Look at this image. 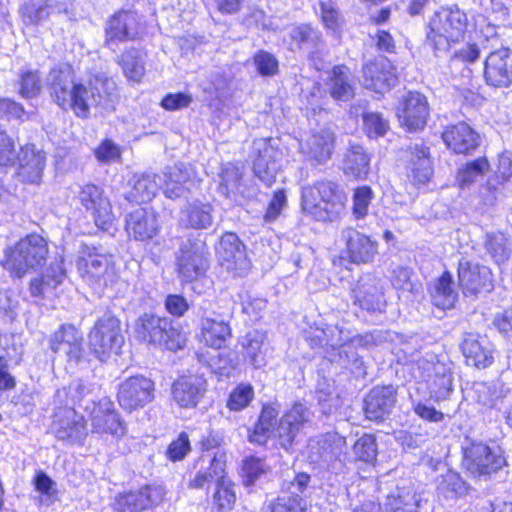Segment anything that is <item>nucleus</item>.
Listing matches in <instances>:
<instances>
[{"label": "nucleus", "instance_id": "423d86ee", "mask_svg": "<svg viewBox=\"0 0 512 512\" xmlns=\"http://www.w3.org/2000/svg\"><path fill=\"white\" fill-rule=\"evenodd\" d=\"M176 271L184 281L204 275L209 267L210 252L207 244L196 237H188L175 254Z\"/></svg>", "mask_w": 512, "mask_h": 512}, {"label": "nucleus", "instance_id": "c85d7f7f", "mask_svg": "<svg viewBox=\"0 0 512 512\" xmlns=\"http://www.w3.org/2000/svg\"><path fill=\"white\" fill-rule=\"evenodd\" d=\"M66 278L63 256H58L51 262L46 271L30 281V294L32 297L44 299L63 283Z\"/></svg>", "mask_w": 512, "mask_h": 512}, {"label": "nucleus", "instance_id": "e2e57ef3", "mask_svg": "<svg viewBox=\"0 0 512 512\" xmlns=\"http://www.w3.org/2000/svg\"><path fill=\"white\" fill-rule=\"evenodd\" d=\"M311 190H318L317 181L312 185H307L302 188L301 193V208L303 212L317 221H322V205L320 203V196L314 195V200L309 203L308 193Z\"/></svg>", "mask_w": 512, "mask_h": 512}, {"label": "nucleus", "instance_id": "774afa93", "mask_svg": "<svg viewBox=\"0 0 512 512\" xmlns=\"http://www.w3.org/2000/svg\"><path fill=\"white\" fill-rule=\"evenodd\" d=\"M438 488L445 493H451V495H463L467 491L466 483L454 471H448L442 475Z\"/></svg>", "mask_w": 512, "mask_h": 512}, {"label": "nucleus", "instance_id": "2f4dec72", "mask_svg": "<svg viewBox=\"0 0 512 512\" xmlns=\"http://www.w3.org/2000/svg\"><path fill=\"white\" fill-rule=\"evenodd\" d=\"M18 176L23 182L39 184L45 168L46 156L34 145H25L19 154Z\"/></svg>", "mask_w": 512, "mask_h": 512}, {"label": "nucleus", "instance_id": "9b49d317", "mask_svg": "<svg viewBox=\"0 0 512 512\" xmlns=\"http://www.w3.org/2000/svg\"><path fill=\"white\" fill-rule=\"evenodd\" d=\"M506 464L500 449L483 443H472L464 450L463 465L474 477H488Z\"/></svg>", "mask_w": 512, "mask_h": 512}, {"label": "nucleus", "instance_id": "6e6d98bb", "mask_svg": "<svg viewBox=\"0 0 512 512\" xmlns=\"http://www.w3.org/2000/svg\"><path fill=\"white\" fill-rule=\"evenodd\" d=\"M489 169V163L486 158H478L474 161L468 162L463 168L459 169L457 173V182L461 188L473 184L478 177H481Z\"/></svg>", "mask_w": 512, "mask_h": 512}, {"label": "nucleus", "instance_id": "5701e85b", "mask_svg": "<svg viewBox=\"0 0 512 512\" xmlns=\"http://www.w3.org/2000/svg\"><path fill=\"white\" fill-rule=\"evenodd\" d=\"M78 198L80 203L91 211L95 224L104 229L113 221V213L110 201L103 195V191L94 184H86L81 187Z\"/></svg>", "mask_w": 512, "mask_h": 512}, {"label": "nucleus", "instance_id": "ddd939ff", "mask_svg": "<svg viewBox=\"0 0 512 512\" xmlns=\"http://www.w3.org/2000/svg\"><path fill=\"white\" fill-rule=\"evenodd\" d=\"M154 383L144 376H133L123 380L118 386L119 405L128 411L143 408L154 397Z\"/></svg>", "mask_w": 512, "mask_h": 512}, {"label": "nucleus", "instance_id": "6e6552de", "mask_svg": "<svg viewBox=\"0 0 512 512\" xmlns=\"http://www.w3.org/2000/svg\"><path fill=\"white\" fill-rule=\"evenodd\" d=\"M77 269L84 281L99 287L112 282L116 274L112 255L98 253L94 247L82 252Z\"/></svg>", "mask_w": 512, "mask_h": 512}, {"label": "nucleus", "instance_id": "680f3d73", "mask_svg": "<svg viewBox=\"0 0 512 512\" xmlns=\"http://www.w3.org/2000/svg\"><path fill=\"white\" fill-rule=\"evenodd\" d=\"M364 129L369 137H381L389 129L388 121L377 112H364L362 114Z\"/></svg>", "mask_w": 512, "mask_h": 512}, {"label": "nucleus", "instance_id": "0eeeda50", "mask_svg": "<svg viewBox=\"0 0 512 512\" xmlns=\"http://www.w3.org/2000/svg\"><path fill=\"white\" fill-rule=\"evenodd\" d=\"M289 37L299 50L306 52L309 63L321 71L326 66L327 49L322 32L310 23H298L290 27Z\"/></svg>", "mask_w": 512, "mask_h": 512}, {"label": "nucleus", "instance_id": "5fc2aeb1", "mask_svg": "<svg viewBox=\"0 0 512 512\" xmlns=\"http://www.w3.org/2000/svg\"><path fill=\"white\" fill-rule=\"evenodd\" d=\"M33 484L35 490L40 493L39 503L41 505L49 506L57 500L58 490L56 483L43 471H37Z\"/></svg>", "mask_w": 512, "mask_h": 512}, {"label": "nucleus", "instance_id": "338daca9", "mask_svg": "<svg viewBox=\"0 0 512 512\" xmlns=\"http://www.w3.org/2000/svg\"><path fill=\"white\" fill-rule=\"evenodd\" d=\"M253 60L257 71L262 76H273L278 72V60L267 51H258Z\"/></svg>", "mask_w": 512, "mask_h": 512}, {"label": "nucleus", "instance_id": "473e14b6", "mask_svg": "<svg viewBox=\"0 0 512 512\" xmlns=\"http://www.w3.org/2000/svg\"><path fill=\"white\" fill-rule=\"evenodd\" d=\"M461 349L466 363L477 368H486L493 362L492 350L486 337L479 334L466 333Z\"/></svg>", "mask_w": 512, "mask_h": 512}, {"label": "nucleus", "instance_id": "412c9836", "mask_svg": "<svg viewBox=\"0 0 512 512\" xmlns=\"http://www.w3.org/2000/svg\"><path fill=\"white\" fill-rule=\"evenodd\" d=\"M163 495L161 488L145 485L136 491L124 492L117 495L114 508L119 512H141L160 504L163 500Z\"/></svg>", "mask_w": 512, "mask_h": 512}, {"label": "nucleus", "instance_id": "37998d69", "mask_svg": "<svg viewBox=\"0 0 512 512\" xmlns=\"http://www.w3.org/2000/svg\"><path fill=\"white\" fill-rule=\"evenodd\" d=\"M418 499L409 486H397L385 499L383 512H418Z\"/></svg>", "mask_w": 512, "mask_h": 512}, {"label": "nucleus", "instance_id": "58836bf2", "mask_svg": "<svg viewBox=\"0 0 512 512\" xmlns=\"http://www.w3.org/2000/svg\"><path fill=\"white\" fill-rule=\"evenodd\" d=\"M213 206L209 203L193 202L181 211L180 224L195 230L208 229L213 224Z\"/></svg>", "mask_w": 512, "mask_h": 512}, {"label": "nucleus", "instance_id": "c756f323", "mask_svg": "<svg viewBox=\"0 0 512 512\" xmlns=\"http://www.w3.org/2000/svg\"><path fill=\"white\" fill-rule=\"evenodd\" d=\"M342 238L346 244V250L353 263H369L377 254V243L368 236L353 228H345Z\"/></svg>", "mask_w": 512, "mask_h": 512}, {"label": "nucleus", "instance_id": "13d9d810", "mask_svg": "<svg viewBox=\"0 0 512 512\" xmlns=\"http://www.w3.org/2000/svg\"><path fill=\"white\" fill-rule=\"evenodd\" d=\"M374 193L369 186H360L354 190L352 197V213L356 219H362L368 214L369 205Z\"/></svg>", "mask_w": 512, "mask_h": 512}, {"label": "nucleus", "instance_id": "69168bd1", "mask_svg": "<svg viewBox=\"0 0 512 512\" xmlns=\"http://www.w3.org/2000/svg\"><path fill=\"white\" fill-rule=\"evenodd\" d=\"M333 349H338V362L343 366H349L350 364L355 367L362 365V361L359 358L356 350L351 345H347L342 340H331L329 343Z\"/></svg>", "mask_w": 512, "mask_h": 512}, {"label": "nucleus", "instance_id": "a18cd8bd", "mask_svg": "<svg viewBox=\"0 0 512 512\" xmlns=\"http://www.w3.org/2000/svg\"><path fill=\"white\" fill-rule=\"evenodd\" d=\"M130 183L132 189L127 195V200L130 202H148L152 200L158 191V183L155 180V175L142 174L140 176H134Z\"/></svg>", "mask_w": 512, "mask_h": 512}, {"label": "nucleus", "instance_id": "a878e982", "mask_svg": "<svg viewBox=\"0 0 512 512\" xmlns=\"http://www.w3.org/2000/svg\"><path fill=\"white\" fill-rule=\"evenodd\" d=\"M217 255L221 264L227 270L242 273L249 269L250 262L246 255L245 246L235 233L228 232L221 237Z\"/></svg>", "mask_w": 512, "mask_h": 512}, {"label": "nucleus", "instance_id": "3c124183", "mask_svg": "<svg viewBox=\"0 0 512 512\" xmlns=\"http://www.w3.org/2000/svg\"><path fill=\"white\" fill-rule=\"evenodd\" d=\"M265 340V334L258 330L248 332L241 342L245 350L246 356L255 368H260L265 364L262 353V346Z\"/></svg>", "mask_w": 512, "mask_h": 512}, {"label": "nucleus", "instance_id": "cd10ccee", "mask_svg": "<svg viewBox=\"0 0 512 512\" xmlns=\"http://www.w3.org/2000/svg\"><path fill=\"white\" fill-rule=\"evenodd\" d=\"M206 390L207 382L203 376H184L173 383L172 398L181 408H195Z\"/></svg>", "mask_w": 512, "mask_h": 512}, {"label": "nucleus", "instance_id": "4c0bfd02", "mask_svg": "<svg viewBox=\"0 0 512 512\" xmlns=\"http://www.w3.org/2000/svg\"><path fill=\"white\" fill-rule=\"evenodd\" d=\"M67 11V4L57 0H39L36 3L26 2L21 9L23 21L29 25H36L52 14L67 13Z\"/></svg>", "mask_w": 512, "mask_h": 512}, {"label": "nucleus", "instance_id": "f257e3e1", "mask_svg": "<svg viewBox=\"0 0 512 512\" xmlns=\"http://www.w3.org/2000/svg\"><path fill=\"white\" fill-rule=\"evenodd\" d=\"M115 83L103 76H95L87 83L78 82L73 90L67 109H71L77 117L88 118L90 110L114 109Z\"/></svg>", "mask_w": 512, "mask_h": 512}, {"label": "nucleus", "instance_id": "49530a36", "mask_svg": "<svg viewBox=\"0 0 512 512\" xmlns=\"http://www.w3.org/2000/svg\"><path fill=\"white\" fill-rule=\"evenodd\" d=\"M487 254L498 265L505 263L511 254L508 238L500 232H488L483 238Z\"/></svg>", "mask_w": 512, "mask_h": 512}, {"label": "nucleus", "instance_id": "b1692460", "mask_svg": "<svg viewBox=\"0 0 512 512\" xmlns=\"http://www.w3.org/2000/svg\"><path fill=\"white\" fill-rule=\"evenodd\" d=\"M138 34L136 13L127 10L116 12L105 27V44L112 48L118 43L133 40Z\"/></svg>", "mask_w": 512, "mask_h": 512}, {"label": "nucleus", "instance_id": "ea45409f", "mask_svg": "<svg viewBox=\"0 0 512 512\" xmlns=\"http://www.w3.org/2000/svg\"><path fill=\"white\" fill-rule=\"evenodd\" d=\"M430 296L433 305L436 307L442 310L454 308L458 300V292L448 271L444 272L431 284Z\"/></svg>", "mask_w": 512, "mask_h": 512}, {"label": "nucleus", "instance_id": "f03ea898", "mask_svg": "<svg viewBox=\"0 0 512 512\" xmlns=\"http://www.w3.org/2000/svg\"><path fill=\"white\" fill-rule=\"evenodd\" d=\"M468 26V18L459 8H443L429 23L427 42L436 53L449 50L451 43L461 40Z\"/></svg>", "mask_w": 512, "mask_h": 512}, {"label": "nucleus", "instance_id": "6ab92c4d", "mask_svg": "<svg viewBox=\"0 0 512 512\" xmlns=\"http://www.w3.org/2000/svg\"><path fill=\"white\" fill-rule=\"evenodd\" d=\"M51 431L59 440L80 442L86 436L84 418L66 404L55 412Z\"/></svg>", "mask_w": 512, "mask_h": 512}, {"label": "nucleus", "instance_id": "4d7b16f0", "mask_svg": "<svg viewBox=\"0 0 512 512\" xmlns=\"http://www.w3.org/2000/svg\"><path fill=\"white\" fill-rule=\"evenodd\" d=\"M19 93L24 98L37 96L42 89L41 76L37 70H26L20 73Z\"/></svg>", "mask_w": 512, "mask_h": 512}, {"label": "nucleus", "instance_id": "864d4df0", "mask_svg": "<svg viewBox=\"0 0 512 512\" xmlns=\"http://www.w3.org/2000/svg\"><path fill=\"white\" fill-rule=\"evenodd\" d=\"M121 64L126 77L134 82H140L144 73V60L141 53L135 49L124 52Z\"/></svg>", "mask_w": 512, "mask_h": 512}, {"label": "nucleus", "instance_id": "72a5a7b5", "mask_svg": "<svg viewBox=\"0 0 512 512\" xmlns=\"http://www.w3.org/2000/svg\"><path fill=\"white\" fill-rule=\"evenodd\" d=\"M126 229L136 240L152 239L159 231L157 215L153 210L137 208L128 215Z\"/></svg>", "mask_w": 512, "mask_h": 512}, {"label": "nucleus", "instance_id": "39448f33", "mask_svg": "<svg viewBox=\"0 0 512 512\" xmlns=\"http://www.w3.org/2000/svg\"><path fill=\"white\" fill-rule=\"evenodd\" d=\"M135 336L147 344L163 345L168 350L181 348V332L172 326V320L153 313H144L135 323Z\"/></svg>", "mask_w": 512, "mask_h": 512}, {"label": "nucleus", "instance_id": "de8ad7c7", "mask_svg": "<svg viewBox=\"0 0 512 512\" xmlns=\"http://www.w3.org/2000/svg\"><path fill=\"white\" fill-rule=\"evenodd\" d=\"M508 389L502 382L477 383L475 385L476 400L479 404L488 408H493L497 402L502 400Z\"/></svg>", "mask_w": 512, "mask_h": 512}, {"label": "nucleus", "instance_id": "aec40b11", "mask_svg": "<svg viewBox=\"0 0 512 512\" xmlns=\"http://www.w3.org/2000/svg\"><path fill=\"white\" fill-rule=\"evenodd\" d=\"M362 73L364 86L378 93L389 90L397 82L393 65L383 56L367 61Z\"/></svg>", "mask_w": 512, "mask_h": 512}, {"label": "nucleus", "instance_id": "a19ab883", "mask_svg": "<svg viewBox=\"0 0 512 512\" xmlns=\"http://www.w3.org/2000/svg\"><path fill=\"white\" fill-rule=\"evenodd\" d=\"M164 177V193L168 198H179L191 189L190 171L183 164L168 167Z\"/></svg>", "mask_w": 512, "mask_h": 512}, {"label": "nucleus", "instance_id": "f3484780", "mask_svg": "<svg viewBox=\"0 0 512 512\" xmlns=\"http://www.w3.org/2000/svg\"><path fill=\"white\" fill-rule=\"evenodd\" d=\"M402 160L407 177L414 184H425L429 181L433 167L428 146L423 143H411L403 151Z\"/></svg>", "mask_w": 512, "mask_h": 512}, {"label": "nucleus", "instance_id": "e433bc0d", "mask_svg": "<svg viewBox=\"0 0 512 512\" xmlns=\"http://www.w3.org/2000/svg\"><path fill=\"white\" fill-rule=\"evenodd\" d=\"M325 86L329 95L336 101L346 102L354 96L352 76L345 65H336L332 68Z\"/></svg>", "mask_w": 512, "mask_h": 512}, {"label": "nucleus", "instance_id": "dca6fc26", "mask_svg": "<svg viewBox=\"0 0 512 512\" xmlns=\"http://www.w3.org/2000/svg\"><path fill=\"white\" fill-rule=\"evenodd\" d=\"M318 190H311L308 193L309 203L313 201L314 195L320 196L322 205V222L334 221L344 212L347 196L343 188L331 180L317 181Z\"/></svg>", "mask_w": 512, "mask_h": 512}, {"label": "nucleus", "instance_id": "052dcab7", "mask_svg": "<svg viewBox=\"0 0 512 512\" xmlns=\"http://www.w3.org/2000/svg\"><path fill=\"white\" fill-rule=\"evenodd\" d=\"M213 499L216 512H229L233 508L236 501V495L227 484L225 478H223L217 485V490Z\"/></svg>", "mask_w": 512, "mask_h": 512}, {"label": "nucleus", "instance_id": "a211bd4d", "mask_svg": "<svg viewBox=\"0 0 512 512\" xmlns=\"http://www.w3.org/2000/svg\"><path fill=\"white\" fill-rule=\"evenodd\" d=\"M429 117V104L426 96L419 92H408L398 108L401 125L409 131L423 130Z\"/></svg>", "mask_w": 512, "mask_h": 512}, {"label": "nucleus", "instance_id": "4be33fe9", "mask_svg": "<svg viewBox=\"0 0 512 512\" xmlns=\"http://www.w3.org/2000/svg\"><path fill=\"white\" fill-rule=\"evenodd\" d=\"M397 402V387L393 385L375 386L364 399V412L367 419L382 421L387 418Z\"/></svg>", "mask_w": 512, "mask_h": 512}, {"label": "nucleus", "instance_id": "4468645a", "mask_svg": "<svg viewBox=\"0 0 512 512\" xmlns=\"http://www.w3.org/2000/svg\"><path fill=\"white\" fill-rule=\"evenodd\" d=\"M458 280L465 296H475L483 291L490 292L493 288L491 269L465 258L458 263Z\"/></svg>", "mask_w": 512, "mask_h": 512}, {"label": "nucleus", "instance_id": "0e129e2a", "mask_svg": "<svg viewBox=\"0 0 512 512\" xmlns=\"http://www.w3.org/2000/svg\"><path fill=\"white\" fill-rule=\"evenodd\" d=\"M307 503L304 498L293 496L278 498L268 506L267 512H306Z\"/></svg>", "mask_w": 512, "mask_h": 512}, {"label": "nucleus", "instance_id": "603ef678", "mask_svg": "<svg viewBox=\"0 0 512 512\" xmlns=\"http://www.w3.org/2000/svg\"><path fill=\"white\" fill-rule=\"evenodd\" d=\"M352 454L355 461L373 465L378 455V447L375 436L362 435L353 445Z\"/></svg>", "mask_w": 512, "mask_h": 512}, {"label": "nucleus", "instance_id": "bf43d9fd", "mask_svg": "<svg viewBox=\"0 0 512 512\" xmlns=\"http://www.w3.org/2000/svg\"><path fill=\"white\" fill-rule=\"evenodd\" d=\"M254 398V389L250 384H239L230 393L227 401V407L231 411H241L245 409Z\"/></svg>", "mask_w": 512, "mask_h": 512}, {"label": "nucleus", "instance_id": "1a4fd4ad", "mask_svg": "<svg viewBox=\"0 0 512 512\" xmlns=\"http://www.w3.org/2000/svg\"><path fill=\"white\" fill-rule=\"evenodd\" d=\"M49 347L53 353L64 356L71 364L90 361L83 346V334L72 324H62L54 331L49 337Z\"/></svg>", "mask_w": 512, "mask_h": 512}, {"label": "nucleus", "instance_id": "9d476101", "mask_svg": "<svg viewBox=\"0 0 512 512\" xmlns=\"http://www.w3.org/2000/svg\"><path fill=\"white\" fill-rule=\"evenodd\" d=\"M313 412L304 402H295L278 421L275 438L278 446L291 451L305 425L311 421Z\"/></svg>", "mask_w": 512, "mask_h": 512}, {"label": "nucleus", "instance_id": "393cba45", "mask_svg": "<svg viewBox=\"0 0 512 512\" xmlns=\"http://www.w3.org/2000/svg\"><path fill=\"white\" fill-rule=\"evenodd\" d=\"M484 77L491 86H509L512 80V52L509 48H501L487 56Z\"/></svg>", "mask_w": 512, "mask_h": 512}, {"label": "nucleus", "instance_id": "c03bdc74", "mask_svg": "<svg viewBox=\"0 0 512 512\" xmlns=\"http://www.w3.org/2000/svg\"><path fill=\"white\" fill-rule=\"evenodd\" d=\"M200 326V336L206 345L220 349L226 340L231 337V328L225 319L207 320Z\"/></svg>", "mask_w": 512, "mask_h": 512}, {"label": "nucleus", "instance_id": "bb28decb", "mask_svg": "<svg viewBox=\"0 0 512 512\" xmlns=\"http://www.w3.org/2000/svg\"><path fill=\"white\" fill-rule=\"evenodd\" d=\"M93 432L111 434L122 437L126 434V425L114 409V404L103 399L93 408L91 413Z\"/></svg>", "mask_w": 512, "mask_h": 512}, {"label": "nucleus", "instance_id": "c9c22d12", "mask_svg": "<svg viewBox=\"0 0 512 512\" xmlns=\"http://www.w3.org/2000/svg\"><path fill=\"white\" fill-rule=\"evenodd\" d=\"M253 152L256 155L253 161L255 175L266 185H270L276 172V151L266 139H258L253 142Z\"/></svg>", "mask_w": 512, "mask_h": 512}, {"label": "nucleus", "instance_id": "f704fd0d", "mask_svg": "<svg viewBox=\"0 0 512 512\" xmlns=\"http://www.w3.org/2000/svg\"><path fill=\"white\" fill-rule=\"evenodd\" d=\"M334 149V134L321 129L312 134L301 147L302 153L312 164H323L331 158Z\"/></svg>", "mask_w": 512, "mask_h": 512}, {"label": "nucleus", "instance_id": "8fccbe9b", "mask_svg": "<svg viewBox=\"0 0 512 512\" xmlns=\"http://www.w3.org/2000/svg\"><path fill=\"white\" fill-rule=\"evenodd\" d=\"M242 173L232 163H226L221 167L218 192L226 198L240 192Z\"/></svg>", "mask_w": 512, "mask_h": 512}, {"label": "nucleus", "instance_id": "79ce46f5", "mask_svg": "<svg viewBox=\"0 0 512 512\" xmlns=\"http://www.w3.org/2000/svg\"><path fill=\"white\" fill-rule=\"evenodd\" d=\"M370 156L359 144H351L344 154L342 162L343 172L357 179H363L368 175Z\"/></svg>", "mask_w": 512, "mask_h": 512}, {"label": "nucleus", "instance_id": "2eb2a0df", "mask_svg": "<svg viewBox=\"0 0 512 512\" xmlns=\"http://www.w3.org/2000/svg\"><path fill=\"white\" fill-rule=\"evenodd\" d=\"M77 83L73 67L66 63L52 67L45 78V86L50 97L63 110H67Z\"/></svg>", "mask_w": 512, "mask_h": 512}, {"label": "nucleus", "instance_id": "7ed1b4c3", "mask_svg": "<svg viewBox=\"0 0 512 512\" xmlns=\"http://www.w3.org/2000/svg\"><path fill=\"white\" fill-rule=\"evenodd\" d=\"M48 253L47 241L38 234H30L6 249L3 266L13 276L21 278L29 269L42 266Z\"/></svg>", "mask_w": 512, "mask_h": 512}, {"label": "nucleus", "instance_id": "7c9ffc66", "mask_svg": "<svg viewBox=\"0 0 512 512\" xmlns=\"http://www.w3.org/2000/svg\"><path fill=\"white\" fill-rule=\"evenodd\" d=\"M442 139L456 154H470L479 145L478 134L464 122L447 127Z\"/></svg>", "mask_w": 512, "mask_h": 512}, {"label": "nucleus", "instance_id": "20e7f679", "mask_svg": "<svg viewBox=\"0 0 512 512\" xmlns=\"http://www.w3.org/2000/svg\"><path fill=\"white\" fill-rule=\"evenodd\" d=\"M89 348L92 354L106 362L112 355H118L125 342L121 321L111 312H105L89 332Z\"/></svg>", "mask_w": 512, "mask_h": 512}, {"label": "nucleus", "instance_id": "09e8293b", "mask_svg": "<svg viewBox=\"0 0 512 512\" xmlns=\"http://www.w3.org/2000/svg\"><path fill=\"white\" fill-rule=\"evenodd\" d=\"M225 461L223 455L214 456L210 460V466L207 471L198 472L195 477L190 481V486L197 489H203L212 481H216L217 485L224 478Z\"/></svg>", "mask_w": 512, "mask_h": 512}, {"label": "nucleus", "instance_id": "f8f14e48", "mask_svg": "<svg viewBox=\"0 0 512 512\" xmlns=\"http://www.w3.org/2000/svg\"><path fill=\"white\" fill-rule=\"evenodd\" d=\"M353 305L370 313L381 311L386 304L382 280L371 274H363L351 289Z\"/></svg>", "mask_w": 512, "mask_h": 512}]
</instances>
